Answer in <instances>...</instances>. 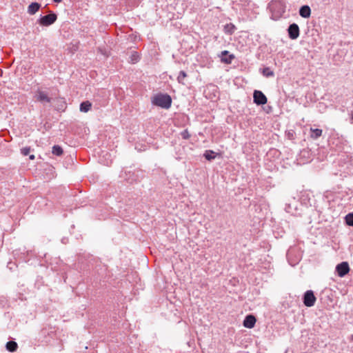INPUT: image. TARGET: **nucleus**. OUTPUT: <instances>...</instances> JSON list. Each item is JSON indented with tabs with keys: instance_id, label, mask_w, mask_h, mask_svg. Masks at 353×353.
<instances>
[{
	"instance_id": "aec40b11",
	"label": "nucleus",
	"mask_w": 353,
	"mask_h": 353,
	"mask_svg": "<svg viewBox=\"0 0 353 353\" xmlns=\"http://www.w3.org/2000/svg\"><path fill=\"white\" fill-rule=\"evenodd\" d=\"M263 74L265 77H272V76H274V72H273V71H272L269 68H265L263 70Z\"/></svg>"
},
{
	"instance_id": "4468645a",
	"label": "nucleus",
	"mask_w": 353,
	"mask_h": 353,
	"mask_svg": "<svg viewBox=\"0 0 353 353\" xmlns=\"http://www.w3.org/2000/svg\"><path fill=\"white\" fill-rule=\"evenodd\" d=\"M18 347L17 343L14 341H8L6 343V348L10 352H15Z\"/></svg>"
},
{
	"instance_id": "412c9836",
	"label": "nucleus",
	"mask_w": 353,
	"mask_h": 353,
	"mask_svg": "<svg viewBox=\"0 0 353 353\" xmlns=\"http://www.w3.org/2000/svg\"><path fill=\"white\" fill-rule=\"evenodd\" d=\"M139 59V56L137 54V52L132 53V54L130 57L131 63H134L137 62Z\"/></svg>"
},
{
	"instance_id": "f257e3e1",
	"label": "nucleus",
	"mask_w": 353,
	"mask_h": 353,
	"mask_svg": "<svg viewBox=\"0 0 353 353\" xmlns=\"http://www.w3.org/2000/svg\"><path fill=\"white\" fill-rule=\"evenodd\" d=\"M152 102L157 106L168 109L171 106L172 99L168 94H159L153 97Z\"/></svg>"
},
{
	"instance_id": "39448f33",
	"label": "nucleus",
	"mask_w": 353,
	"mask_h": 353,
	"mask_svg": "<svg viewBox=\"0 0 353 353\" xmlns=\"http://www.w3.org/2000/svg\"><path fill=\"white\" fill-rule=\"evenodd\" d=\"M336 270L338 275L341 277H343L349 272L350 267L347 262H342L337 265Z\"/></svg>"
},
{
	"instance_id": "20e7f679",
	"label": "nucleus",
	"mask_w": 353,
	"mask_h": 353,
	"mask_svg": "<svg viewBox=\"0 0 353 353\" xmlns=\"http://www.w3.org/2000/svg\"><path fill=\"white\" fill-rule=\"evenodd\" d=\"M254 102L257 105H264L267 103L268 99L265 95L259 90H255L253 94Z\"/></svg>"
},
{
	"instance_id": "5701e85b",
	"label": "nucleus",
	"mask_w": 353,
	"mask_h": 353,
	"mask_svg": "<svg viewBox=\"0 0 353 353\" xmlns=\"http://www.w3.org/2000/svg\"><path fill=\"white\" fill-rule=\"evenodd\" d=\"M182 136L184 139H187L190 137V134L188 133V132L187 130H185L183 133H182Z\"/></svg>"
},
{
	"instance_id": "4be33fe9",
	"label": "nucleus",
	"mask_w": 353,
	"mask_h": 353,
	"mask_svg": "<svg viewBox=\"0 0 353 353\" xmlns=\"http://www.w3.org/2000/svg\"><path fill=\"white\" fill-rule=\"evenodd\" d=\"M30 152V147H25V148H21V154L24 156L28 155Z\"/></svg>"
},
{
	"instance_id": "393cba45",
	"label": "nucleus",
	"mask_w": 353,
	"mask_h": 353,
	"mask_svg": "<svg viewBox=\"0 0 353 353\" xmlns=\"http://www.w3.org/2000/svg\"><path fill=\"white\" fill-rule=\"evenodd\" d=\"M56 3H60L62 1V0H53Z\"/></svg>"
},
{
	"instance_id": "ddd939ff",
	"label": "nucleus",
	"mask_w": 353,
	"mask_h": 353,
	"mask_svg": "<svg viewBox=\"0 0 353 353\" xmlns=\"http://www.w3.org/2000/svg\"><path fill=\"white\" fill-rule=\"evenodd\" d=\"M310 131L312 132V134L310 137L313 139H316L322 135L323 131L319 128H310Z\"/></svg>"
},
{
	"instance_id": "6ab92c4d",
	"label": "nucleus",
	"mask_w": 353,
	"mask_h": 353,
	"mask_svg": "<svg viewBox=\"0 0 353 353\" xmlns=\"http://www.w3.org/2000/svg\"><path fill=\"white\" fill-rule=\"evenodd\" d=\"M346 224L350 226H353V214L350 213L345 216Z\"/></svg>"
},
{
	"instance_id": "b1692460",
	"label": "nucleus",
	"mask_w": 353,
	"mask_h": 353,
	"mask_svg": "<svg viewBox=\"0 0 353 353\" xmlns=\"http://www.w3.org/2000/svg\"><path fill=\"white\" fill-rule=\"evenodd\" d=\"M29 158L30 160H34L35 159V156L34 154H31L30 155Z\"/></svg>"
},
{
	"instance_id": "1a4fd4ad",
	"label": "nucleus",
	"mask_w": 353,
	"mask_h": 353,
	"mask_svg": "<svg viewBox=\"0 0 353 353\" xmlns=\"http://www.w3.org/2000/svg\"><path fill=\"white\" fill-rule=\"evenodd\" d=\"M229 52L227 50H224L221 52V60L223 63L230 64L232 63V60L235 58L234 54H228Z\"/></svg>"
},
{
	"instance_id": "a211bd4d",
	"label": "nucleus",
	"mask_w": 353,
	"mask_h": 353,
	"mask_svg": "<svg viewBox=\"0 0 353 353\" xmlns=\"http://www.w3.org/2000/svg\"><path fill=\"white\" fill-rule=\"evenodd\" d=\"M186 77H187V74H186V72H184V71H181V72H179V74L178 77H177V81H178V82H179V83H181V84L184 85L185 83H184V82H183V80H184V79H185Z\"/></svg>"
},
{
	"instance_id": "0eeeda50",
	"label": "nucleus",
	"mask_w": 353,
	"mask_h": 353,
	"mask_svg": "<svg viewBox=\"0 0 353 353\" xmlns=\"http://www.w3.org/2000/svg\"><path fill=\"white\" fill-rule=\"evenodd\" d=\"M35 97H36L37 100L40 102H46V103L50 102V99L48 96V94L42 90H40L37 91Z\"/></svg>"
},
{
	"instance_id": "f03ea898",
	"label": "nucleus",
	"mask_w": 353,
	"mask_h": 353,
	"mask_svg": "<svg viewBox=\"0 0 353 353\" xmlns=\"http://www.w3.org/2000/svg\"><path fill=\"white\" fill-rule=\"evenodd\" d=\"M57 19V16L54 13H50L48 15L41 17L39 20V23L40 25L43 26H49L54 23Z\"/></svg>"
},
{
	"instance_id": "7ed1b4c3",
	"label": "nucleus",
	"mask_w": 353,
	"mask_h": 353,
	"mask_svg": "<svg viewBox=\"0 0 353 353\" xmlns=\"http://www.w3.org/2000/svg\"><path fill=\"white\" fill-rule=\"evenodd\" d=\"M316 297L312 290H307L303 297V303L307 307H312L316 302Z\"/></svg>"
},
{
	"instance_id": "6e6552de",
	"label": "nucleus",
	"mask_w": 353,
	"mask_h": 353,
	"mask_svg": "<svg viewBox=\"0 0 353 353\" xmlns=\"http://www.w3.org/2000/svg\"><path fill=\"white\" fill-rule=\"evenodd\" d=\"M256 319L253 315H248L243 321V326L247 328L254 327Z\"/></svg>"
},
{
	"instance_id": "dca6fc26",
	"label": "nucleus",
	"mask_w": 353,
	"mask_h": 353,
	"mask_svg": "<svg viewBox=\"0 0 353 353\" xmlns=\"http://www.w3.org/2000/svg\"><path fill=\"white\" fill-rule=\"evenodd\" d=\"M214 154H215V152L213 150H205L203 156L205 157V158L207 160L211 161V160L215 159L216 156L214 155Z\"/></svg>"
},
{
	"instance_id": "a878e982",
	"label": "nucleus",
	"mask_w": 353,
	"mask_h": 353,
	"mask_svg": "<svg viewBox=\"0 0 353 353\" xmlns=\"http://www.w3.org/2000/svg\"><path fill=\"white\" fill-rule=\"evenodd\" d=\"M352 119H353V112H352Z\"/></svg>"
},
{
	"instance_id": "423d86ee",
	"label": "nucleus",
	"mask_w": 353,
	"mask_h": 353,
	"mask_svg": "<svg viewBox=\"0 0 353 353\" xmlns=\"http://www.w3.org/2000/svg\"><path fill=\"white\" fill-rule=\"evenodd\" d=\"M288 34L291 39H296L299 37L300 30L299 26L296 23L291 24L288 28Z\"/></svg>"
},
{
	"instance_id": "9d476101",
	"label": "nucleus",
	"mask_w": 353,
	"mask_h": 353,
	"mask_svg": "<svg viewBox=\"0 0 353 353\" xmlns=\"http://www.w3.org/2000/svg\"><path fill=\"white\" fill-rule=\"evenodd\" d=\"M299 14L303 18H309L311 15V9L308 6H303L299 10Z\"/></svg>"
},
{
	"instance_id": "f3484780",
	"label": "nucleus",
	"mask_w": 353,
	"mask_h": 353,
	"mask_svg": "<svg viewBox=\"0 0 353 353\" xmlns=\"http://www.w3.org/2000/svg\"><path fill=\"white\" fill-rule=\"evenodd\" d=\"M235 30V26L232 23H228L224 26V31L228 34H232Z\"/></svg>"
},
{
	"instance_id": "9b49d317",
	"label": "nucleus",
	"mask_w": 353,
	"mask_h": 353,
	"mask_svg": "<svg viewBox=\"0 0 353 353\" xmlns=\"http://www.w3.org/2000/svg\"><path fill=\"white\" fill-rule=\"evenodd\" d=\"M40 4L36 2L32 3L28 8V12L30 14H34L40 8Z\"/></svg>"
},
{
	"instance_id": "f8f14e48",
	"label": "nucleus",
	"mask_w": 353,
	"mask_h": 353,
	"mask_svg": "<svg viewBox=\"0 0 353 353\" xmlns=\"http://www.w3.org/2000/svg\"><path fill=\"white\" fill-rule=\"evenodd\" d=\"M92 107V103L89 101H83L80 105V110L83 112H88Z\"/></svg>"
},
{
	"instance_id": "2eb2a0df",
	"label": "nucleus",
	"mask_w": 353,
	"mask_h": 353,
	"mask_svg": "<svg viewBox=\"0 0 353 353\" xmlns=\"http://www.w3.org/2000/svg\"><path fill=\"white\" fill-rule=\"evenodd\" d=\"M52 152L56 156H61L63 154V150L61 146L56 145L52 147Z\"/></svg>"
},
{
	"instance_id": "bb28decb",
	"label": "nucleus",
	"mask_w": 353,
	"mask_h": 353,
	"mask_svg": "<svg viewBox=\"0 0 353 353\" xmlns=\"http://www.w3.org/2000/svg\"><path fill=\"white\" fill-rule=\"evenodd\" d=\"M352 338H353V336H352Z\"/></svg>"
}]
</instances>
